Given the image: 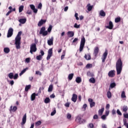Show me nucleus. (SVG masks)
Listing matches in <instances>:
<instances>
[{
    "label": "nucleus",
    "mask_w": 128,
    "mask_h": 128,
    "mask_svg": "<svg viewBox=\"0 0 128 128\" xmlns=\"http://www.w3.org/2000/svg\"><path fill=\"white\" fill-rule=\"evenodd\" d=\"M26 122V114H25L22 118V126H24Z\"/></svg>",
    "instance_id": "obj_13"
},
{
    "label": "nucleus",
    "mask_w": 128,
    "mask_h": 128,
    "mask_svg": "<svg viewBox=\"0 0 128 128\" xmlns=\"http://www.w3.org/2000/svg\"><path fill=\"white\" fill-rule=\"evenodd\" d=\"M42 34L44 36H47L48 34V31H45Z\"/></svg>",
    "instance_id": "obj_64"
},
{
    "label": "nucleus",
    "mask_w": 128,
    "mask_h": 128,
    "mask_svg": "<svg viewBox=\"0 0 128 128\" xmlns=\"http://www.w3.org/2000/svg\"><path fill=\"white\" fill-rule=\"evenodd\" d=\"M18 22H20V24H26V19L21 18L18 20Z\"/></svg>",
    "instance_id": "obj_22"
},
{
    "label": "nucleus",
    "mask_w": 128,
    "mask_h": 128,
    "mask_svg": "<svg viewBox=\"0 0 128 128\" xmlns=\"http://www.w3.org/2000/svg\"><path fill=\"white\" fill-rule=\"evenodd\" d=\"M86 44V38L83 37L81 39L80 46V52H82L84 48V44Z\"/></svg>",
    "instance_id": "obj_3"
},
{
    "label": "nucleus",
    "mask_w": 128,
    "mask_h": 128,
    "mask_svg": "<svg viewBox=\"0 0 128 128\" xmlns=\"http://www.w3.org/2000/svg\"><path fill=\"white\" fill-rule=\"evenodd\" d=\"M32 88V85L29 84L28 86H26L25 88V92H28V90H30Z\"/></svg>",
    "instance_id": "obj_31"
},
{
    "label": "nucleus",
    "mask_w": 128,
    "mask_h": 128,
    "mask_svg": "<svg viewBox=\"0 0 128 128\" xmlns=\"http://www.w3.org/2000/svg\"><path fill=\"white\" fill-rule=\"evenodd\" d=\"M102 128H108V126H106V124H102Z\"/></svg>",
    "instance_id": "obj_60"
},
{
    "label": "nucleus",
    "mask_w": 128,
    "mask_h": 128,
    "mask_svg": "<svg viewBox=\"0 0 128 128\" xmlns=\"http://www.w3.org/2000/svg\"><path fill=\"white\" fill-rule=\"evenodd\" d=\"M44 102H45V104H48V103L50 102V99L48 98H46L44 100Z\"/></svg>",
    "instance_id": "obj_32"
},
{
    "label": "nucleus",
    "mask_w": 128,
    "mask_h": 128,
    "mask_svg": "<svg viewBox=\"0 0 128 128\" xmlns=\"http://www.w3.org/2000/svg\"><path fill=\"white\" fill-rule=\"evenodd\" d=\"M34 100H36V93H33L31 95V100L32 102H34Z\"/></svg>",
    "instance_id": "obj_27"
},
{
    "label": "nucleus",
    "mask_w": 128,
    "mask_h": 128,
    "mask_svg": "<svg viewBox=\"0 0 128 128\" xmlns=\"http://www.w3.org/2000/svg\"><path fill=\"white\" fill-rule=\"evenodd\" d=\"M88 107V105L86 104H84L82 106V108L84 110H86V108Z\"/></svg>",
    "instance_id": "obj_55"
},
{
    "label": "nucleus",
    "mask_w": 128,
    "mask_h": 128,
    "mask_svg": "<svg viewBox=\"0 0 128 128\" xmlns=\"http://www.w3.org/2000/svg\"><path fill=\"white\" fill-rule=\"evenodd\" d=\"M93 118L94 120H98V114H95L94 115Z\"/></svg>",
    "instance_id": "obj_58"
},
{
    "label": "nucleus",
    "mask_w": 128,
    "mask_h": 128,
    "mask_svg": "<svg viewBox=\"0 0 128 128\" xmlns=\"http://www.w3.org/2000/svg\"><path fill=\"white\" fill-rule=\"evenodd\" d=\"M122 70V61L119 58L116 62V72L118 75L120 74Z\"/></svg>",
    "instance_id": "obj_2"
},
{
    "label": "nucleus",
    "mask_w": 128,
    "mask_h": 128,
    "mask_svg": "<svg viewBox=\"0 0 128 128\" xmlns=\"http://www.w3.org/2000/svg\"><path fill=\"white\" fill-rule=\"evenodd\" d=\"M126 110H128V106H124L123 107V112H126Z\"/></svg>",
    "instance_id": "obj_57"
},
{
    "label": "nucleus",
    "mask_w": 128,
    "mask_h": 128,
    "mask_svg": "<svg viewBox=\"0 0 128 128\" xmlns=\"http://www.w3.org/2000/svg\"><path fill=\"white\" fill-rule=\"evenodd\" d=\"M42 124V122L40 120H38L35 123V126H38Z\"/></svg>",
    "instance_id": "obj_35"
},
{
    "label": "nucleus",
    "mask_w": 128,
    "mask_h": 128,
    "mask_svg": "<svg viewBox=\"0 0 128 128\" xmlns=\"http://www.w3.org/2000/svg\"><path fill=\"white\" fill-rule=\"evenodd\" d=\"M48 46H52L54 44V37H52L48 40Z\"/></svg>",
    "instance_id": "obj_18"
},
{
    "label": "nucleus",
    "mask_w": 128,
    "mask_h": 128,
    "mask_svg": "<svg viewBox=\"0 0 128 128\" xmlns=\"http://www.w3.org/2000/svg\"><path fill=\"white\" fill-rule=\"evenodd\" d=\"M124 116L125 118H128V113L124 114Z\"/></svg>",
    "instance_id": "obj_59"
},
{
    "label": "nucleus",
    "mask_w": 128,
    "mask_h": 128,
    "mask_svg": "<svg viewBox=\"0 0 128 128\" xmlns=\"http://www.w3.org/2000/svg\"><path fill=\"white\" fill-rule=\"evenodd\" d=\"M25 62H27V64H28V62H30V58H26L25 60Z\"/></svg>",
    "instance_id": "obj_48"
},
{
    "label": "nucleus",
    "mask_w": 128,
    "mask_h": 128,
    "mask_svg": "<svg viewBox=\"0 0 128 128\" xmlns=\"http://www.w3.org/2000/svg\"><path fill=\"white\" fill-rule=\"evenodd\" d=\"M56 110H54L52 112H51L50 116H54L56 114Z\"/></svg>",
    "instance_id": "obj_56"
},
{
    "label": "nucleus",
    "mask_w": 128,
    "mask_h": 128,
    "mask_svg": "<svg viewBox=\"0 0 128 128\" xmlns=\"http://www.w3.org/2000/svg\"><path fill=\"white\" fill-rule=\"evenodd\" d=\"M36 44L33 43L30 46V52L32 54L33 52H36Z\"/></svg>",
    "instance_id": "obj_4"
},
{
    "label": "nucleus",
    "mask_w": 128,
    "mask_h": 128,
    "mask_svg": "<svg viewBox=\"0 0 128 128\" xmlns=\"http://www.w3.org/2000/svg\"><path fill=\"white\" fill-rule=\"evenodd\" d=\"M22 32H19L15 38V43L16 48V50H20V40H22Z\"/></svg>",
    "instance_id": "obj_1"
},
{
    "label": "nucleus",
    "mask_w": 128,
    "mask_h": 128,
    "mask_svg": "<svg viewBox=\"0 0 128 128\" xmlns=\"http://www.w3.org/2000/svg\"><path fill=\"white\" fill-rule=\"evenodd\" d=\"M68 38H72L74 36V32L72 31H69L67 32Z\"/></svg>",
    "instance_id": "obj_17"
},
{
    "label": "nucleus",
    "mask_w": 128,
    "mask_h": 128,
    "mask_svg": "<svg viewBox=\"0 0 128 128\" xmlns=\"http://www.w3.org/2000/svg\"><path fill=\"white\" fill-rule=\"evenodd\" d=\"M74 28H80V25L78 24L75 23L74 24Z\"/></svg>",
    "instance_id": "obj_39"
},
{
    "label": "nucleus",
    "mask_w": 128,
    "mask_h": 128,
    "mask_svg": "<svg viewBox=\"0 0 128 128\" xmlns=\"http://www.w3.org/2000/svg\"><path fill=\"white\" fill-rule=\"evenodd\" d=\"M109 114H110V110H106L105 112V116H108Z\"/></svg>",
    "instance_id": "obj_53"
},
{
    "label": "nucleus",
    "mask_w": 128,
    "mask_h": 128,
    "mask_svg": "<svg viewBox=\"0 0 128 128\" xmlns=\"http://www.w3.org/2000/svg\"><path fill=\"white\" fill-rule=\"evenodd\" d=\"M52 25H50L48 28V32H52Z\"/></svg>",
    "instance_id": "obj_41"
},
{
    "label": "nucleus",
    "mask_w": 128,
    "mask_h": 128,
    "mask_svg": "<svg viewBox=\"0 0 128 128\" xmlns=\"http://www.w3.org/2000/svg\"><path fill=\"white\" fill-rule=\"evenodd\" d=\"M89 82L92 84H96V79L94 78H92L89 80Z\"/></svg>",
    "instance_id": "obj_29"
},
{
    "label": "nucleus",
    "mask_w": 128,
    "mask_h": 128,
    "mask_svg": "<svg viewBox=\"0 0 128 128\" xmlns=\"http://www.w3.org/2000/svg\"><path fill=\"white\" fill-rule=\"evenodd\" d=\"M107 96L108 98H112V92H110L108 91L107 92Z\"/></svg>",
    "instance_id": "obj_40"
},
{
    "label": "nucleus",
    "mask_w": 128,
    "mask_h": 128,
    "mask_svg": "<svg viewBox=\"0 0 128 128\" xmlns=\"http://www.w3.org/2000/svg\"><path fill=\"white\" fill-rule=\"evenodd\" d=\"M26 72V68H25L24 70H23L20 73V76H22V74H24Z\"/></svg>",
    "instance_id": "obj_45"
},
{
    "label": "nucleus",
    "mask_w": 128,
    "mask_h": 128,
    "mask_svg": "<svg viewBox=\"0 0 128 128\" xmlns=\"http://www.w3.org/2000/svg\"><path fill=\"white\" fill-rule=\"evenodd\" d=\"M24 10V6H21L19 7V12H22Z\"/></svg>",
    "instance_id": "obj_43"
},
{
    "label": "nucleus",
    "mask_w": 128,
    "mask_h": 128,
    "mask_svg": "<svg viewBox=\"0 0 128 128\" xmlns=\"http://www.w3.org/2000/svg\"><path fill=\"white\" fill-rule=\"evenodd\" d=\"M116 112H117L119 116H122V112H120V110L118 109Z\"/></svg>",
    "instance_id": "obj_63"
},
{
    "label": "nucleus",
    "mask_w": 128,
    "mask_h": 128,
    "mask_svg": "<svg viewBox=\"0 0 128 128\" xmlns=\"http://www.w3.org/2000/svg\"><path fill=\"white\" fill-rule=\"evenodd\" d=\"M92 8H93V6H90V4H88L87 5V8H88V12H90V10H92Z\"/></svg>",
    "instance_id": "obj_24"
},
{
    "label": "nucleus",
    "mask_w": 128,
    "mask_h": 128,
    "mask_svg": "<svg viewBox=\"0 0 128 128\" xmlns=\"http://www.w3.org/2000/svg\"><path fill=\"white\" fill-rule=\"evenodd\" d=\"M116 76V70H111L108 73V76L109 78H114Z\"/></svg>",
    "instance_id": "obj_8"
},
{
    "label": "nucleus",
    "mask_w": 128,
    "mask_h": 128,
    "mask_svg": "<svg viewBox=\"0 0 128 128\" xmlns=\"http://www.w3.org/2000/svg\"><path fill=\"white\" fill-rule=\"evenodd\" d=\"M120 22V18H115V22Z\"/></svg>",
    "instance_id": "obj_46"
},
{
    "label": "nucleus",
    "mask_w": 128,
    "mask_h": 128,
    "mask_svg": "<svg viewBox=\"0 0 128 128\" xmlns=\"http://www.w3.org/2000/svg\"><path fill=\"white\" fill-rule=\"evenodd\" d=\"M108 56V50H106L105 52L104 53L103 56L102 58V62H106V57Z\"/></svg>",
    "instance_id": "obj_10"
},
{
    "label": "nucleus",
    "mask_w": 128,
    "mask_h": 128,
    "mask_svg": "<svg viewBox=\"0 0 128 128\" xmlns=\"http://www.w3.org/2000/svg\"><path fill=\"white\" fill-rule=\"evenodd\" d=\"M107 117L108 116H106V115L104 114L101 116V118L102 120H106Z\"/></svg>",
    "instance_id": "obj_38"
},
{
    "label": "nucleus",
    "mask_w": 128,
    "mask_h": 128,
    "mask_svg": "<svg viewBox=\"0 0 128 128\" xmlns=\"http://www.w3.org/2000/svg\"><path fill=\"white\" fill-rule=\"evenodd\" d=\"M4 52H5V54H8V52H10V48H4Z\"/></svg>",
    "instance_id": "obj_28"
},
{
    "label": "nucleus",
    "mask_w": 128,
    "mask_h": 128,
    "mask_svg": "<svg viewBox=\"0 0 128 128\" xmlns=\"http://www.w3.org/2000/svg\"><path fill=\"white\" fill-rule=\"evenodd\" d=\"M87 76H93L94 74H92V73L90 72H87Z\"/></svg>",
    "instance_id": "obj_51"
},
{
    "label": "nucleus",
    "mask_w": 128,
    "mask_h": 128,
    "mask_svg": "<svg viewBox=\"0 0 128 128\" xmlns=\"http://www.w3.org/2000/svg\"><path fill=\"white\" fill-rule=\"evenodd\" d=\"M106 28H108L109 30H112V28H114V24H112V21H110L109 22V26H106Z\"/></svg>",
    "instance_id": "obj_15"
},
{
    "label": "nucleus",
    "mask_w": 128,
    "mask_h": 128,
    "mask_svg": "<svg viewBox=\"0 0 128 128\" xmlns=\"http://www.w3.org/2000/svg\"><path fill=\"white\" fill-rule=\"evenodd\" d=\"M98 52H100V48H98V47H96L94 49V56H97L98 54Z\"/></svg>",
    "instance_id": "obj_16"
},
{
    "label": "nucleus",
    "mask_w": 128,
    "mask_h": 128,
    "mask_svg": "<svg viewBox=\"0 0 128 128\" xmlns=\"http://www.w3.org/2000/svg\"><path fill=\"white\" fill-rule=\"evenodd\" d=\"M74 16H75L76 20H80V18H78V13L75 14Z\"/></svg>",
    "instance_id": "obj_47"
},
{
    "label": "nucleus",
    "mask_w": 128,
    "mask_h": 128,
    "mask_svg": "<svg viewBox=\"0 0 128 128\" xmlns=\"http://www.w3.org/2000/svg\"><path fill=\"white\" fill-rule=\"evenodd\" d=\"M42 8V3H40L38 5V10H41Z\"/></svg>",
    "instance_id": "obj_52"
},
{
    "label": "nucleus",
    "mask_w": 128,
    "mask_h": 128,
    "mask_svg": "<svg viewBox=\"0 0 128 128\" xmlns=\"http://www.w3.org/2000/svg\"><path fill=\"white\" fill-rule=\"evenodd\" d=\"M77 99H78V95L76 94H73L72 97V102H76Z\"/></svg>",
    "instance_id": "obj_19"
},
{
    "label": "nucleus",
    "mask_w": 128,
    "mask_h": 128,
    "mask_svg": "<svg viewBox=\"0 0 128 128\" xmlns=\"http://www.w3.org/2000/svg\"><path fill=\"white\" fill-rule=\"evenodd\" d=\"M72 118V114H70L68 113L67 114V118L68 120H70V118Z\"/></svg>",
    "instance_id": "obj_49"
},
{
    "label": "nucleus",
    "mask_w": 128,
    "mask_h": 128,
    "mask_svg": "<svg viewBox=\"0 0 128 128\" xmlns=\"http://www.w3.org/2000/svg\"><path fill=\"white\" fill-rule=\"evenodd\" d=\"M76 82L77 84H80L82 82V78L80 77H77L76 79Z\"/></svg>",
    "instance_id": "obj_25"
},
{
    "label": "nucleus",
    "mask_w": 128,
    "mask_h": 128,
    "mask_svg": "<svg viewBox=\"0 0 128 128\" xmlns=\"http://www.w3.org/2000/svg\"><path fill=\"white\" fill-rule=\"evenodd\" d=\"M40 54H41L36 56V60H42V56L44 55V52L42 50H40Z\"/></svg>",
    "instance_id": "obj_5"
},
{
    "label": "nucleus",
    "mask_w": 128,
    "mask_h": 128,
    "mask_svg": "<svg viewBox=\"0 0 128 128\" xmlns=\"http://www.w3.org/2000/svg\"><path fill=\"white\" fill-rule=\"evenodd\" d=\"M18 78V74H16L14 76V80H16Z\"/></svg>",
    "instance_id": "obj_54"
},
{
    "label": "nucleus",
    "mask_w": 128,
    "mask_h": 128,
    "mask_svg": "<svg viewBox=\"0 0 128 128\" xmlns=\"http://www.w3.org/2000/svg\"><path fill=\"white\" fill-rule=\"evenodd\" d=\"M94 126L92 123H90L88 126V128H94Z\"/></svg>",
    "instance_id": "obj_50"
},
{
    "label": "nucleus",
    "mask_w": 128,
    "mask_h": 128,
    "mask_svg": "<svg viewBox=\"0 0 128 128\" xmlns=\"http://www.w3.org/2000/svg\"><path fill=\"white\" fill-rule=\"evenodd\" d=\"M14 34V29L12 28H10L8 32L7 38H10Z\"/></svg>",
    "instance_id": "obj_7"
},
{
    "label": "nucleus",
    "mask_w": 128,
    "mask_h": 128,
    "mask_svg": "<svg viewBox=\"0 0 128 128\" xmlns=\"http://www.w3.org/2000/svg\"><path fill=\"white\" fill-rule=\"evenodd\" d=\"M46 30V27L43 26L40 28V34H42L45 32Z\"/></svg>",
    "instance_id": "obj_23"
},
{
    "label": "nucleus",
    "mask_w": 128,
    "mask_h": 128,
    "mask_svg": "<svg viewBox=\"0 0 128 128\" xmlns=\"http://www.w3.org/2000/svg\"><path fill=\"white\" fill-rule=\"evenodd\" d=\"M84 58L87 60H90V54H86Z\"/></svg>",
    "instance_id": "obj_30"
},
{
    "label": "nucleus",
    "mask_w": 128,
    "mask_h": 128,
    "mask_svg": "<svg viewBox=\"0 0 128 128\" xmlns=\"http://www.w3.org/2000/svg\"><path fill=\"white\" fill-rule=\"evenodd\" d=\"M52 85H50L48 88V92H52Z\"/></svg>",
    "instance_id": "obj_37"
},
{
    "label": "nucleus",
    "mask_w": 128,
    "mask_h": 128,
    "mask_svg": "<svg viewBox=\"0 0 128 128\" xmlns=\"http://www.w3.org/2000/svg\"><path fill=\"white\" fill-rule=\"evenodd\" d=\"M88 102L90 103V108H94V106H96V102H94V100H92V98H88Z\"/></svg>",
    "instance_id": "obj_9"
},
{
    "label": "nucleus",
    "mask_w": 128,
    "mask_h": 128,
    "mask_svg": "<svg viewBox=\"0 0 128 128\" xmlns=\"http://www.w3.org/2000/svg\"><path fill=\"white\" fill-rule=\"evenodd\" d=\"M18 110V107L16 106H14L12 107V106H10V112H16Z\"/></svg>",
    "instance_id": "obj_12"
},
{
    "label": "nucleus",
    "mask_w": 128,
    "mask_h": 128,
    "mask_svg": "<svg viewBox=\"0 0 128 128\" xmlns=\"http://www.w3.org/2000/svg\"><path fill=\"white\" fill-rule=\"evenodd\" d=\"M104 108H102L101 109L98 110V114L100 116H102V114H104Z\"/></svg>",
    "instance_id": "obj_21"
},
{
    "label": "nucleus",
    "mask_w": 128,
    "mask_h": 128,
    "mask_svg": "<svg viewBox=\"0 0 128 128\" xmlns=\"http://www.w3.org/2000/svg\"><path fill=\"white\" fill-rule=\"evenodd\" d=\"M8 78L12 80V78H14V73L12 72H10L8 74Z\"/></svg>",
    "instance_id": "obj_36"
},
{
    "label": "nucleus",
    "mask_w": 128,
    "mask_h": 128,
    "mask_svg": "<svg viewBox=\"0 0 128 128\" xmlns=\"http://www.w3.org/2000/svg\"><path fill=\"white\" fill-rule=\"evenodd\" d=\"M116 86V84L115 82L112 83L110 84V88H114V86Z\"/></svg>",
    "instance_id": "obj_44"
},
{
    "label": "nucleus",
    "mask_w": 128,
    "mask_h": 128,
    "mask_svg": "<svg viewBox=\"0 0 128 128\" xmlns=\"http://www.w3.org/2000/svg\"><path fill=\"white\" fill-rule=\"evenodd\" d=\"M52 56V48H50L48 50V54L46 57V60H48Z\"/></svg>",
    "instance_id": "obj_6"
},
{
    "label": "nucleus",
    "mask_w": 128,
    "mask_h": 128,
    "mask_svg": "<svg viewBox=\"0 0 128 128\" xmlns=\"http://www.w3.org/2000/svg\"><path fill=\"white\" fill-rule=\"evenodd\" d=\"M76 121L77 122H79V124H83V122H84V120L82 119V118H80V117L79 116L76 118Z\"/></svg>",
    "instance_id": "obj_11"
},
{
    "label": "nucleus",
    "mask_w": 128,
    "mask_h": 128,
    "mask_svg": "<svg viewBox=\"0 0 128 128\" xmlns=\"http://www.w3.org/2000/svg\"><path fill=\"white\" fill-rule=\"evenodd\" d=\"M121 98H126V92L124 91H122L121 94Z\"/></svg>",
    "instance_id": "obj_33"
},
{
    "label": "nucleus",
    "mask_w": 128,
    "mask_h": 128,
    "mask_svg": "<svg viewBox=\"0 0 128 128\" xmlns=\"http://www.w3.org/2000/svg\"><path fill=\"white\" fill-rule=\"evenodd\" d=\"M30 6L31 10H33L34 12V14H36L38 12V9L36 8V6H34V5L30 4Z\"/></svg>",
    "instance_id": "obj_14"
},
{
    "label": "nucleus",
    "mask_w": 128,
    "mask_h": 128,
    "mask_svg": "<svg viewBox=\"0 0 128 128\" xmlns=\"http://www.w3.org/2000/svg\"><path fill=\"white\" fill-rule=\"evenodd\" d=\"M100 16H106V12L103 10H101L100 12Z\"/></svg>",
    "instance_id": "obj_26"
},
{
    "label": "nucleus",
    "mask_w": 128,
    "mask_h": 128,
    "mask_svg": "<svg viewBox=\"0 0 128 128\" xmlns=\"http://www.w3.org/2000/svg\"><path fill=\"white\" fill-rule=\"evenodd\" d=\"M36 74H38V76L42 75V72L40 71H36Z\"/></svg>",
    "instance_id": "obj_61"
},
{
    "label": "nucleus",
    "mask_w": 128,
    "mask_h": 128,
    "mask_svg": "<svg viewBox=\"0 0 128 128\" xmlns=\"http://www.w3.org/2000/svg\"><path fill=\"white\" fill-rule=\"evenodd\" d=\"M46 20H41L38 24V26H42V24H46Z\"/></svg>",
    "instance_id": "obj_20"
},
{
    "label": "nucleus",
    "mask_w": 128,
    "mask_h": 128,
    "mask_svg": "<svg viewBox=\"0 0 128 128\" xmlns=\"http://www.w3.org/2000/svg\"><path fill=\"white\" fill-rule=\"evenodd\" d=\"M72 78H74V74H70L68 76V78L70 80H72Z\"/></svg>",
    "instance_id": "obj_34"
},
{
    "label": "nucleus",
    "mask_w": 128,
    "mask_h": 128,
    "mask_svg": "<svg viewBox=\"0 0 128 128\" xmlns=\"http://www.w3.org/2000/svg\"><path fill=\"white\" fill-rule=\"evenodd\" d=\"M78 40V38H75L74 40L72 41V43L74 44L75 42H77Z\"/></svg>",
    "instance_id": "obj_62"
},
{
    "label": "nucleus",
    "mask_w": 128,
    "mask_h": 128,
    "mask_svg": "<svg viewBox=\"0 0 128 128\" xmlns=\"http://www.w3.org/2000/svg\"><path fill=\"white\" fill-rule=\"evenodd\" d=\"M86 68H92V64H88L86 66Z\"/></svg>",
    "instance_id": "obj_42"
}]
</instances>
